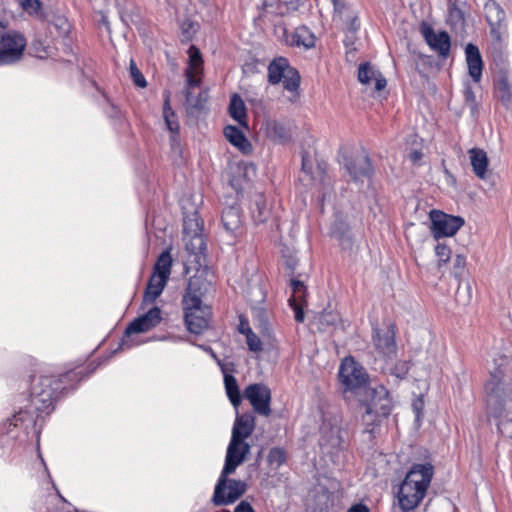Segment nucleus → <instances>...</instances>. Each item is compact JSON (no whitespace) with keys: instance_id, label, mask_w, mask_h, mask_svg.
Returning <instances> with one entry per match:
<instances>
[{"instance_id":"nucleus-1","label":"nucleus","mask_w":512,"mask_h":512,"mask_svg":"<svg viewBox=\"0 0 512 512\" xmlns=\"http://www.w3.org/2000/svg\"><path fill=\"white\" fill-rule=\"evenodd\" d=\"M490 378L485 385L487 406L498 419L497 427L501 434L512 438V393L511 377L508 374V357L491 354Z\"/></svg>"},{"instance_id":"nucleus-2","label":"nucleus","mask_w":512,"mask_h":512,"mask_svg":"<svg viewBox=\"0 0 512 512\" xmlns=\"http://www.w3.org/2000/svg\"><path fill=\"white\" fill-rule=\"evenodd\" d=\"M84 369L70 370L64 374L55 376H41L32 386L30 394V407L38 413L49 414L54 409V404L59 395L74 383L85 377Z\"/></svg>"},{"instance_id":"nucleus-3","label":"nucleus","mask_w":512,"mask_h":512,"mask_svg":"<svg viewBox=\"0 0 512 512\" xmlns=\"http://www.w3.org/2000/svg\"><path fill=\"white\" fill-rule=\"evenodd\" d=\"M204 281L200 276L189 279L182 298L184 320L189 332L203 333L209 326L212 310L202 301Z\"/></svg>"},{"instance_id":"nucleus-4","label":"nucleus","mask_w":512,"mask_h":512,"mask_svg":"<svg viewBox=\"0 0 512 512\" xmlns=\"http://www.w3.org/2000/svg\"><path fill=\"white\" fill-rule=\"evenodd\" d=\"M434 474L430 463L414 464L407 472L398 490V502L404 512L414 510L426 495Z\"/></svg>"},{"instance_id":"nucleus-5","label":"nucleus","mask_w":512,"mask_h":512,"mask_svg":"<svg viewBox=\"0 0 512 512\" xmlns=\"http://www.w3.org/2000/svg\"><path fill=\"white\" fill-rule=\"evenodd\" d=\"M370 400L364 403L365 414L362 419L366 425H373L379 418L387 417L392 409V400L388 390L383 385L366 389Z\"/></svg>"},{"instance_id":"nucleus-6","label":"nucleus","mask_w":512,"mask_h":512,"mask_svg":"<svg viewBox=\"0 0 512 512\" xmlns=\"http://www.w3.org/2000/svg\"><path fill=\"white\" fill-rule=\"evenodd\" d=\"M268 82L272 85L283 83L285 90L296 92L300 86L299 72L290 66L288 60L283 57L274 59L268 65Z\"/></svg>"},{"instance_id":"nucleus-7","label":"nucleus","mask_w":512,"mask_h":512,"mask_svg":"<svg viewBox=\"0 0 512 512\" xmlns=\"http://www.w3.org/2000/svg\"><path fill=\"white\" fill-rule=\"evenodd\" d=\"M484 11L490 28L492 45L495 49H501L507 36L505 11L495 0H488L484 5Z\"/></svg>"},{"instance_id":"nucleus-8","label":"nucleus","mask_w":512,"mask_h":512,"mask_svg":"<svg viewBox=\"0 0 512 512\" xmlns=\"http://www.w3.org/2000/svg\"><path fill=\"white\" fill-rule=\"evenodd\" d=\"M338 375L345 392L357 393L362 389L366 390L368 374L354 358L346 357L343 359Z\"/></svg>"},{"instance_id":"nucleus-9","label":"nucleus","mask_w":512,"mask_h":512,"mask_svg":"<svg viewBox=\"0 0 512 512\" xmlns=\"http://www.w3.org/2000/svg\"><path fill=\"white\" fill-rule=\"evenodd\" d=\"M230 474L225 473V469L221 471L212 497V502L216 506L234 503L246 491V483L241 480L228 479Z\"/></svg>"},{"instance_id":"nucleus-10","label":"nucleus","mask_w":512,"mask_h":512,"mask_svg":"<svg viewBox=\"0 0 512 512\" xmlns=\"http://www.w3.org/2000/svg\"><path fill=\"white\" fill-rule=\"evenodd\" d=\"M26 47L25 37L15 31H9L0 37V66L18 62Z\"/></svg>"},{"instance_id":"nucleus-11","label":"nucleus","mask_w":512,"mask_h":512,"mask_svg":"<svg viewBox=\"0 0 512 512\" xmlns=\"http://www.w3.org/2000/svg\"><path fill=\"white\" fill-rule=\"evenodd\" d=\"M463 225L464 219L460 216L431 212V231L436 239L453 236Z\"/></svg>"},{"instance_id":"nucleus-12","label":"nucleus","mask_w":512,"mask_h":512,"mask_svg":"<svg viewBox=\"0 0 512 512\" xmlns=\"http://www.w3.org/2000/svg\"><path fill=\"white\" fill-rule=\"evenodd\" d=\"M244 397L249 400L255 412L263 416L271 414V391L262 383L248 385L244 390Z\"/></svg>"},{"instance_id":"nucleus-13","label":"nucleus","mask_w":512,"mask_h":512,"mask_svg":"<svg viewBox=\"0 0 512 512\" xmlns=\"http://www.w3.org/2000/svg\"><path fill=\"white\" fill-rule=\"evenodd\" d=\"M251 446L236 438H231L226 451L225 464L223 469L225 473H234L239 465H241L248 454H250Z\"/></svg>"},{"instance_id":"nucleus-14","label":"nucleus","mask_w":512,"mask_h":512,"mask_svg":"<svg viewBox=\"0 0 512 512\" xmlns=\"http://www.w3.org/2000/svg\"><path fill=\"white\" fill-rule=\"evenodd\" d=\"M162 320L161 310L157 306L148 309L143 315L134 319L125 329V337L129 338L133 334L144 333L160 324Z\"/></svg>"},{"instance_id":"nucleus-15","label":"nucleus","mask_w":512,"mask_h":512,"mask_svg":"<svg viewBox=\"0 0 512 512\" xmlns=\"http://www.w3.org/2000/svg\"><path fill=\"white\" fill-rule=\"evenodd\" d=\"M422 35L431 50L437 52L442 58L448 57L451 48L450 36L446 31L435 33L429 25H422Z\"/></svg>"},{"instance_id":"nucleus-16","label":"nucleus","mask_w":512,"mask_h":512,"mask_svg":"<svg viewBox=\"0 0 512 512\" xmlns=\"http://www.w3.org/2000/svg\"><path fill=\"white\" fill-rule=\"evenodd\" d=\"M372 338L375 349L382 356L392 358L396 355L397 346L395 332L392 327H388L385 330L374 328Z\"/></svg>"},{"instance_id":"nucleus-17","label":"nucleus","mask_w":512,"mask_h":512,"mask_svg":"<svg viewBox=\"0 0 512 512\" xmlns=\"http://www.w3.org/2000/svg\"><path fill=\"white\" fill-rule=\"evenodd\" d=\"M465 61L468 68V74L473 82L479 83L482 79L483 60L479 48L468 43L465 47Z\"/></svg>"},{"instance_id":"nucleus-18","label":"nucleus","mask_w":512,"mask_h":512,"mask_svg":"<svg viewBox=\"0 0 512 512\" xmlns=\"http://www.w3.org/2000/svg\"><path fill=\"white\" fill-rule=\"evenodd\" d=\"M345 166L349 175L355 182L370 179L373 175V167L367 156H356L346 163Z\"/></svg>"},{"instance_id":"nucleus-19","label":"nucleus","mask_w":512,"mask_h":512,"mask_svg":"<svg viewBox=\"0 0 512 512\" xmlns=\"http://www.w3.org/2000/svg\"><path fill=\"white\" fill-rule=\"evenodd\" d=\"M189 66L186 70L187 82L189 86H198L200 80L198 75L202 71L203 59L200 50L192 45L188 49Z\"/></svg>"},{"instance_id":"nucleus-20","label":"nucleus","mask_w":512,"mask_h":512,"mask_svg":"<svg viewBox=\"0 0 512 512\" xmlns=\"http://www.w3.org/2000/svg\"><path fill=\"white\" fill-rule=\"evenodd\" d=\"M167 282V278L152 273L143 295L142 306L152 305L162 294Z\"/></svg>"},{"instance_id":"nucleus-21","label":"nucleus","mask_w":512,"mask_h":512,"mask_svg":"<svg viewBox=\"0 0 512 512\" xmlns=\"http://www.w3.org/2000/svg\"><path fill=\"white\" fill-rule=\"evenodd\" d=\"M254 428L255 417L252 414L245 413L237 415L233 425L231 438L245 441V439L253 433Z\"/></svg>"},{"instance_id":"nucleus-22","label":"nucleus","mask_w":512,"mask_h":512,"mask_svg":"<svg viewBox=\"0 0 512 512\" xmlns=\"http://www.w3.org/2000/svg\"><path fill=\"white\" fill-rule=\"evenodd\" d=\"M218 365L224 376V385L226 394L234 407H237L241 403V395L236 378L231 374L232 368L228 367V364L218 361Z\"/></svg>"},{"instance_id":"nucleus-23","label":"nucleus","mask_w":512,"mask_h":512,"mask_svg":"<svg viewBox=\"0 0 512 512\" xmlns=\"http://www.w3.org/2000/svg\"><path fill=\"white\" fill-rule=\"evenodd\" d=\"M224 135L231 145L236 147L243 154L252 152V145L244 132L236 126L227 125L224 128Z\"/></svg>"},{"instance_id":"nucleus-24","label":"nucleus","mask_w":512,"mask_h":512,"mask_svg":"<svg viewBox=\"0 0 512 512\" xmlns=\"http://www.w3.org/2000/svg\"><path fill=\"white\" fill-rule=\"evenodd\" d=\"M470 162L473 172L479 179H485L487 175L488 158L485 151L478 148L469 150Z\"/></svg>"},{"instance_id":"nucleus-25","label":"nucleus","mask_w":512,"mask_h":512,"mask_svg":"<svg viewBox=\"0 0 512 512\" xmlns=\"http://www.w3.org/2000/svg\"><path fill=\"white\" fill-rule=\"evenodd\" d=\"M186 250L189 254L195 256L196 262L201 264V258L204 256L206 250V244L201 234H194L189 236H183Z\"/></svg>"},{"instance_id":"nucleus-26","label":"nucleus","mask_w":512,"mask_h":512,"mask_svg":"<svg viewBox=\"0 0 512 512\" xmlns=\"http://www.w3.org/2000/svg\"><path fill=\"white\" fill-rule=\"evenodd\" d=\"M228 111L230 116L238 122V124L244 128H248L247 125V114H246V106L242 98L238 94H233Z\"/></svg>"},{"instance_id":"nucleus-27","label":"nucleus","mask_w":512,"mask_h":512,"mask_svg":"<svg viewBox=\"0 0 512 512\" xmlns=\"http://www.w3.org/2000/svg\"><path fill=\"white\" fill-rule=\"evenodd\" d=\"M35 413L38 412L35 411L33 408L20 410L12 416L10 420V425H13L14 427L21 426L25 430H28L29 428H34L39 417V414Z\"/></svg>"},{"instance_id":"nucleus-28","label":"nucleus","mask_w":512,"mask_h":512,"mask_svg":"<svg viewBox=\"0 0 512 512\" xmlns=\"http://www.w3.org/2000/svg\"><path fill=\"white\" fill-rule=\"evenodd\" d=\"M208 99L206 92H199L198 95H193L191 92L186 93V111L190 116L198 117L205 109Z\"/></svg>"},{"instance_id":"nucleus-29","label":"nucleus","mask_w":512,"mask_h":512,"mask_svg":"<svg viewBox=\"0 0 512 512\" xmlns=\"http://www.w3.org/2000/svg\"><path fill=\"white\" fill-rule=\"evenodd\" d=\"M314 34L305 26H301L295 29L291 35L290 44L296 47H303L304 49H310L315 46Z\"/></svg>"},{"instance_id":"nucleus-30","label":"nucleus","mask_w":512,"mask_h":512,"mask_svg":"<svg viewBox=\"0 0 512 512\" xmlns=\"http://www.w3.org/2000/svg\"><path fill=\"white\" fill-rule=\"evenodd\" d=\"M184 211V224H183V233L184 236L201 234L203 228V221L201 220L198 212L193 210L191 212L187 211L185 207H183Z\"/></svg>"},{"instance_id":"nucleus-31","label":"nucleus","mask_w":512,"mask_h":512,"mask_svg":"<svg viewBox=\"0 0 512 512\" xmlns=\"http://www.w3.org/2000/svg\"><path fill=\"white\" fill-rule=\"evenodd\" d=\"M222 224L227 232L235 233L241 227V215L238 207L230 206L222 212Z\"/></svg>"},{"instance_id":"nucleus-32","label":"nucleus","mask_w":512,"mask_h":512,"mask_svg":"<svg viewBox=\"0 0 512 512\" xmlns=\"http://www.w3.org/2000/svg\"><path fill=\"white\" fill-rule=\"evenodd\" d=\"M494 96L506 108L510 106L512 102V92L510 83L506 77L501 76L496 81L494 86Z\"/></svg>"},{"instance_id":"nucleus-33","label":"nucleus","mask_w":512,"mask_h":512,"mask_svg":"<svg viewBox=\"0 0 512 512\" xmlns=\"http://www.w3.org/2000/svg\"><path fill=\"white\" fill-rule=\"evenodd\" d=\"M270 207L262 195L255 196L252 207V217L256 223H264L270 216Z\"/></svg>"},{"instance_id":"nucleus-34","label":"nucleus","mask_w":512,"mask_h":512,"mask_svg":"<svg viewBox=\"0 0 512 512\" xmlns=\"http://www.w3.org/2000/svg\"><path fill=\"white\" fill-rule=\"evenodd\" d=\"M171 267H172V257L168 250L163 251L154 267H153V274H157L160 276H163L167 279H169V276L171 274Z\"/></svg>"},{"instance_id":"nucleus-35","label":"nucleus","mask_w":512,"mask_h":512,"mask_svg":"<svg viewBox=\"0 0 512 512\" xmlns=\"http://www.w3.org/2000/svg\"><path fill=\"white\" fill-rule=\"evenodd\" d=\"M163 117L168 130L176 135L179 132V123L176 119V115L169 104V98L167 97L163 106Z\"/></svg>"},{"instance_id":"nucleus-36","label":"nucleus","mask_w":512,"mask_h":512,"mask_svg":"<svg viewBox=\"0 0 512 512\" xmlns=\"http://www.w3.org/2000/svg\"><path fill=\"white\" fill-rule=\"evenodd\" d=\"M241 333L246 336V343L250 351L252 352H260L262 351V341L260 338L251 330L250 327H247L246 330H241Z\"/></svg>"},{"instance_id":"nucleus-37","label":"nucleus","mask_w":512,"mask_h":512,"mask_svg":"<svg viewBox=\"0 0 512 512\" xmlns=\"http://www.w3.org/2000/svg\"><path fill=\"white\" fill-rule=\"evenodd\" d=\"M334 8V19L344 20L349 12H353L350 4L345 0H331Z\"/></svg>"},{"instance_id":"nucleus-38","label":"nucleus","mask_w":512,"mask_h":512,"mask_svg":"<svg viewBox=\"0 0 512 512\" xmlns=\"http://www.w3.org/2000/svg\"><path fill=\"white\" fill-rule=\"evenodd\" d=\"M375 70L369 63H362L358 68V80L363 84H368L376 75Z\"/></svg>"},{"instance_id":"nucleus-39","label":"nucleus","mask_w":512,"mask_h":512,"mask_svg":"<svg viewBox=\"0 0 512 512\" xmlns=\"http://www.w3.org/2000/svg\"><path fill=\"white\" fill-rule=\"evenodd\" d=\"M268 463L276 468L283 465L286 461V452L284 449L275 447L269 451L267 457Z\"/></svg>"},{"instance_id":"nucleus-40","label":"nucleus","mask_w":512,"mask_h":512,"mask_svg":"<svg viewBox=\"0 0 512 512\" xmlns=\"http://www.w3.org/2000/svg\"><path fill=\"white\" fill-rule=\"evenodd\" d=\"M18 4L22 7V9L30 14L35 16L41 15V4L39 0H16Z\"/></svg>"},{"instance_id":"nucleus-41","label":"nucleus","mask_w":512,"mask_h":512,"mask_svg":"<svg viewBox=\"0 0 512 512\" xmlns=\"http://www.w3.org/2000/svg\"><path fill=\"white\" fill-rule=\"evenodd\" d=\"M435 254L438 259V267L440 268L443 264H446L450 260L451 250L447 245L438 243L435 246Z\"/></svg>"},{"instance_id":"nucleus-42","label":"nucleus","mask_w":512,"mask_h":512,"mask_svg":"<svg viewBox=\"0 0 512 512\" xmlns=\"http://www.w3.org/2000/svg\"><path fill=\"white\" fill-rule=\"evenodd\" d=\"M331 435L330 436H323L322 440L324 441L325 445H329L332 448H337L341 445L342 438L340 435V428L337 426L331 427Z\"/></svg>"},{"instance_id":"nucleus-43","label":"nucleus","mask_w":512,"mask_h":512,"mask_svg":"<svg viewBox=\"0 0 512 512\" xmlns=\"http://www.w3.org/2000/svg\"><path fill=\"white\" fill-rule=\"evenodd\" d=\"M129 70L130 76L133 79L134 84L140 88L146 87L147 82L133 60L130 61Z\"/></svg>"},{"instance_id":"nucleus-44","label":"nucleus","mask_w":512,"mask_h":512,"mask_svg":"<svg viewBox=\"0 0 512 512\" xmlns=\"http://www.w3.org/2000/svg\"><path fill=\"white\" fill-rule=\"evenodd\" d=\"M268 134L275 140H284L286 138L284 127L276 122L269 124Z\"/></svg>"},{"instance_id":"nucleus-45","label":"nucleus","mask_w":512,"mask_h":512,"mask_svg":"<svg viewBox=\"0 0 512 512\" xmlns=\"http://www.w3.org/2000/svg\"><path fill=\"white\" fill-rule=\"evenodd\" d=\"M343 21L346 22L348 31H350L352 33H355L360 27V23L358 21V16L355 11L349 12L347 17Z\"/></svg>"},{"instance_id":"nucleus-46","label":"nucleus","mask_w":512,"mask_h":512,"mask_svg":"<svg viewBox=\"0 0 512 512\" xmlns=\"http://www.w3.org/2000/svg\"><path fill=\"white\" fill-rule=\"evenodd\" d=\"M409 371V363L406 361H399L392 368L391 372L397 378H404Z\"/></svg>"},{"instance_id":"nucleus-47","label":"nucleus","mask_w":512,"mask_h":512,"mask_svg":"<svg viewBox=\"0 0 512 512\" xmlns=\"http://www.w3.org/2000/svg\"><path fill=\"white\" fill-rule=\"evenodd\" d=\"M52 25L59 31L60 36H65L69 31V23L63 17L56 18Z\"/></svg>"},{"instance_id":"nucleus-48","label":"nucleus","mask_w":512,"mask_h":512,"mask_svg":"<svg viewBox=\"0 0 512 512\" xmlns=\"http://www.w3.org/2000/svg\"><path fill=\"white\" fill-rule=\"evenodd\" d=\"M423 407H424V402H423V399L422 398H417L413 404H412V409L415 413V416H416V421H419L420 420V417L422 415V411H423Z\"/></svg>"},{"instance_id":"nucleus-49","label":"nucleus","mask_w":512,"mask_h":512,"mask_svg":"<svg viewBox=\"0 0 512 512\" xmlns=\"http://www.w3.org/2000/svg\"><path fill=\"white\" fill-rule=\"evenodd\" d=\"M295 298H296V296H293V297H291L289 299V301L290 302H294ZM291 305L293 306V309H294V312H295V320L297 322H303V320H304V313L301 310V308L298 305H294L293 303H291Z\"/></svg>"},{"instance_id":"nucleus-50","label":"nucleus","mask_w":512,"mask_h":512,"mask_svg":"<svg viewBox=\"0 0 512 512\" xmlns=\"http://www.w3.org/2000/svg\"><path fill=\"white\" fill-rule=\"evenodd\" d=\"M375 80V90L381 91L386 87V79L381 75L380 72L373 78Z\"/></svg>"},{"instance_id":"nucleus-51","label":"nucleus","mask_w":512,"mask_h":512,"mask_svg":"<svg viewBox=\"0 0 512 512\" xmlns=\"http://www.w3.org/2000/svg\"><path fill=\"white\" fill-rule=\"evenodd\" d=\"M291 288L293 290L294 295H297V294H301L304 291L305 286L302 281L292 279L291 280Z\"/></svg>"},{"instance_id":"nucleus-52","label":"nucleus","mask_w":512,"mask_h":512,"mask_svg":"<svg viewBox=\"0 0 512 512\" xmlns=\"http://www.w3.org/2000/svg\"><path fill=\"white\" fill-rule=\"evenodd\" d=\"M235 512H255L252 506L246 502L241 501L235 508Z\"/></svg>"},{"instance_id":"nucleus-53","label":"nucleus","mask_w":512,"mask_h":512,"mask_svg":"<svg viewBox=\"0 0 512 512\" xmlns=\"http://www.w3.org/2000/svg\"><path fill=\"white\" fill-rule=\"evenodd\" d=\"M302 170L307 174H312V165L306 155L302 156Z\"/></svg>"},{"instance_id":"nucleus-54","label":"nucleus","mask_w":512,"mask_h":512,"mask_svg":"<svg viewBox=\"0 0 512 512\" xmlns=\"http://www.w3.org/2000/svg\"><path fill=\"white\" fill-rule=\"evenodd\" d=\"M466 259L462 255H456L454 259V267L462 270L465 267Z\"/></svg>"},{"instance_id":"nucleus-55","label":"nucleus","mask_w":512,"mask_h":512,"mask_svg":"<svg viewBox=\"0 0 512 512\" xmlns=\"http://www.w3.org/2000/svg\"><path fill=\"white\" fill-rule=\"evenodd\" d=\"M347 512H369V508L361 503L353 505Z\"/></svg>"},{"instance_id":"nucleus-56","label":"nucleus","mask_w":512,"mask_h":512,"mask_svg":"<svg viewBox=\"0 0 512 512\" xmlns=\"http://www.w3.org/2000/svg\"><path fill=\"white\" fill-rule=\"evenodd\" d=\"M422 158V153L420 151H413L409 154V159L413 163H418Z\"/></svg>"},{"instance_id":"nucleus-57","label":"nucleus","mask_w":512,"mask_h":512,"mask_svg":"<svg viewBox=\"0 0 512 512\" xmlns=\"http://www.w3.org/2000/svg\"><path fill=\"white\" fill-rule=\"evenodd\" d=\"M465 97L467 101L474 102L475 101V95L472 91L471 87H467L465 90Z\"/></svg>"},{"instance_id":"nucleus-58","label":"nucleus","mask_w":512,"mask_h":512,"mask_svg":"<svg viewBox=\"0 0 512 512\" xmlns=\"http://www.w3.org/2000/svg\"><path fill=\"white\" fill-rule=\"evenodd\" d=\"M48 55L47 51H46V48L43 47L41 50H38L37 49V57L39 58H44Z\"/></svg>"},{"instance_id":"nucleus-59","label":"nucleus","mask_w":512,"mask_h":512,"mask_svg":"<svg viewBox=\"0 0 512 512\" xmlns=\"http://www.w3.org/2000/svg\"><path fill=\"white\" fill-rule=\"evenodd\" d=\"M133 346L132 343H129L128 339H123L121 347L122 348H131Z\"/></svg>"},{"instance_id":"nucleus-60","label":"nucleus","mask_w":512,"mask_h":512,"mask_svg":"<svg viewBox=\"0 0 512 512\" xmlns=\"http://www.w3.org/2000/svg\"><path fill=\"white\" fill-rule=\"evenodd\" d=\"M203 350L208 352V354H211V356L217 360V362L219 361L216 357V354L213 352V350L210 348V347H203Z\"/></svg>"},{"instance_id":"nucleus-61","label":"nucleus","mask_w":512,"mask_h":512,"mask_svg":"<svg viewBox=\"0 0 512 512\" xmlns=\"http://www.w3.org/2000/svg\"><path fill=\"white\" fill-rule=\"evenodd\" d=\"M247 327H249V325L247 323L244 324L243 322H241L240 327H239V331L241 332V330H246Z\"/></svg>"},{"instance_id":"nucleus-62","label":"nucleus","mask_w":512,"mask_h":512,"mask_svg":"<svg viewBox=\"0 0 512 512\" xmlns=\"http://www.w3.org/2000/svg\"><path fill=\"white\" fill-rule=\"evenodd\" d=\"M7 26V23L0 21V27L5 28Z\"/></svg>"},{"instance_id":"nucleus-63","label":"nucleus","mask_w":512,"mask_h":512,"mask_svg":"<svg viewBox=\"0 0 512 512\" xmlns=\"http://www.w3.org/2000/svg\"><path fill=\"white\" fill-rule=\"evenodd\" d=\"M59 497H60V499H61L63 502H66V499H65L63 496H61L60 494H59Z\"/></svg>"}]
</instances>
